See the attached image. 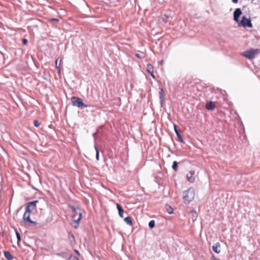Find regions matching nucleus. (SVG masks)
Returning a JSON list of instances; mask_svg holds the SVG:
<instances>
[{
    "label": "nucleus",
    "mask_w": 260,
    "mask_h": 260,
    "mask_svg": "<svg viewBox=\"0 0 260 260\" xmlns=\"http://www.w3.org/2000/svg\"><path fill=\"white\" fill-rule=\"evenodd\" d=\"M72 210L74 212L73 221L72 223L73 226L77 228L79 225V222L82 218V211L79 208H72Z\"/></svg>",
    "instance_id": "1"
},
{
    "label": "nucleus",
    "mask_w": 260,
    "mask_h": 260,
    "mask_svg": "<svg viewBox=\"0 0 260 260\" xmlns=\"http://www.w3.org/2000/svg\"><path fill=\"white\" fill-rule=\"evenodd\" d=\"M194 190L193 188H189L183 193V198L185 203H189L194 198Z\"/></svg>",
    "instance_id": "2"
},
{
    "label": "nucleus",
    "mask_w": 260,
    "mask_h": 260,
    "mask_svg": "<svg viewBox=\"0 0 260 260\" xmlns=\"http://www.w3.org/2000/svg\"><path fill=\"white\" fill-rule=\"evenodd\" d=\"M260 53L259 49H251L249 50L244 51L242 55L249 59H252L255 58Z\"/></svg>",
    "instance_id": "3"
},
{
    "label": "nucleus",
    "mask_w": 260,
    "mask_h": 260,
    "mask_svg": "<svg viewBox=\"0 0 260 260\" xmlns=\"http://www.w3.org/2000/svg\"><path fill=\"white\" fill-rule=\"evenodd\" d=\"M71 101L73 105L74 106H77L79 108L87 107V106L83 103L82 99L73 96L71 99Z\"/></svg>",
    "instance_id": "4"
},
{
    "label": "nucleus",
    "mask_w": 260,
    "mask_h": 260,
    "mask_svg": "<svg viewBox=\"0 0 260 260\" xmlns=\"http://www.w3.org/2000/svg\"><path fill=\"white\" fill-rule=\"evenodd\" d=\"M238 24L240 26L244 27H251L252 26L250 19L247 18L246 17H243L241 21L239 22Z\"/></svg>",
    "instance_id": "5"
},
{
    "label": "nucleus",
    "mask_w": 260,
    "mask_h": 260,
    "mask_svg": "<svg viewBox=\"0 0 260 260\" xmlns=\"http://www.w3.org/2000/svg\"><path fill=\"white\" fill-rule=\"evenodd\" d=\"M38 203V201H34L32 202H30L27 203V206L25 208V209L27 211H30V212L35 209L37 203Z\"/></svg>",
    "instance_id": "6"
},
{
    "label": "nucleus",
    "mask_w": 260,
    "mask_h": 260,
    "mask_svg": "<svg viewBox=\"0 0 260 260\" xmlns=\"http://www.w3.org/2000/svg\"><path fill=\"white\" fill-rule=\"evenodd\" d=\"M242 14L240 9H236L234 12V19L235 21L239 23V18Z\"/></svg>",
    "instance_id": "7"
},
{
    "label": "nucleus",
    "mask_w": 260,
    "mask_h": 260,
    "mask_svg": "<svg viewBox=\"0 0 260 260\" xmlns=\"http://www.w3.org/2000/svg\"><path fill=\"white\" fill-rule=\"evenodd\" d=\"M30 211H27L25 209V212L24 213L23 215V220L25 222L27 221L30 223H35V222L31 221L30 219Z\"/></svg>",
    "instance_id": "8"
},
{
    "label": "nucleus",
    "mask_w": 260,
    "mask_h": 260,
    "mask_svg": "<svg viewBox=\"0 0 260 260\" xmlns=\"http://www.w3.org/2000/svg\"><path fill=\"white\" fill-rule=\"evenodd\" d=\"M194 173H195L194 171L191 170L187 175V178L189 182H193L194 181V178L193 177Z\"/></svg>",
    "instance_id": "9"
},
{
    "label": "nucleus",
    "mask_w": 260,
    "mask_h": 260,
    "mask_svg": "<svg viewBox=\"0 0 260 260\" xmlns=\"http://www.w3.org/2000/svg\"><path fill=\"white\" fill-rule=\"evenodd\" d=\"M213 250L216 253H219L220 252V245L219 242H216L212 246Z\"/></svg>",
    "instance_id": "10"
},
{
    "label": "nucleus",
    "mask_w": 260,
    "mask_h": 260,
    "mask_svg": "<svg viewBox=\"0 0 260 260\" xmlns=\"http://www.w3.org/2000/svg\"><path fill=\"white\" fill-rule=\"evenodd\" d=\"M206 108L207 110H213L215 108V103L211 101L207 102L206 104Z\"/></svg>",
    "instance_id": "11"
},
{
    "label": "nucleus",
    "mask_w": 260,
    "mask_h": 260,
    "mask_svg": "<svg viewBox=\"0 0 260 260\" xmlns=\"http://www.w3.org/2000/svg\"><path fill=\"white\" fill-rule=\"evenodd\" d=\"M147 71L153 78H155L153 74V67L151 64H147Z\"/></svg>",
    "instance_id": "12"
},
{
    "label": "nucleus",
    "mask_w": 260,
    "mask_h": 260,
    "mask_svg": "<svg viewBox=\"0 0 260 260\" xmlns=\"http://www.w3.org/2000/svg\"><path fill=\"white\" fill-rule=\"evenodd\" d=\"M159 98L160 99V104L161 105H162L163 103L165 101V93L163 88H161L160 89V91L159 92Z\"/></svg>",
    "instance_id": "13"
},
{
    "label": "nucleus",
    "mask_w": 260,
    "mask_h": 260,
    "mask_svg": "<svg viewBox=\"0 0 260 260\" xmlns=\"http://www.w3.org/2000/svg\"><path fill=\"white\" fill-rule=\"evenodd\" d=\"M174 130L176 133V135H177V136L180 142H183V138L182 137V136L180 135V134L179 133V132L177 129V126L176 125H174Z\"/></svg>",
    "instance_id": "14"
},
{
    "label": "nucleus",
    "mask_w": 260,
    "mask_h": 260,
    "mask_svg": "<svg viewBox=\"0 0 260 260\" xmlns=\"http://www.w3.org/2000/svg\"><path fill=\"white\" fill-rule=\"evenodd\" d=\"M190 214L191 215V218L193 221L196 220L197 218L198 217L197 213L196 211L192 210L190 211Z\"/></svg>",
    "instance_id": "15"
},
{
    "label": "nucleus",
    "mask_w": 260,
    "mask_h": 260,
    "mask_svg": "<svg viewBox=\"0 0 260 260\" xmlns=\"http://www.w3.org/2000/svg\"><path fill=\"white\" fill-rule=\"evenodd\" d=\"M124 221L128 225H132V221L131 217L129 216L126 217L124 219Z\"/></svg>",
    "instance_id": "16"
},
{
    "label": "nucleus",
    "mask_w": 260,
    "mask_h": 260,
    "mask_svg": "<svg viewBox=\"0 0 260 260\" xmlns=\"http://www.w3.org/2000/svg\"><path fill=\"white\" fill-rule=\"evenodd\" d=\"M4 255L8 259H12L13 258L12 255L9 251H5Z\"/></svg>",
    "instance_id": "17"
},
{
    "label": "nucleus",
    "mask_w": 260,
    "mask_h": 260,
    "mask_svg": "<svg viewBox=\"0 0 260 260\" xmlns=\"http://www.w3.org/2000/svg\"><path fill=\"white\" fill-rule=\"evenodd\" d=\"M166 208L168 213L172 214L173 212V209L171 206L166 205Z\"/></svg>",
    "instance_id": "18"
},
{
    "label": "nucleus",
    "mask_w": 260,
    "mask_h": 260,
    "mask_svg": "<svg viewBox=\"0 0 260 260\" xmlns=\"http://www.w3.org/2000/svg\"><path fill=\"white\" fill-rule=\"evenodd\" d=\"M170 17L169 16L164 15L162 16L161 18V20H162V21H164L165 23H166L168 21V19H169Z\"/></svg>",
    "instance_id": "19"
},
{
    "label": "nucleus",
    "mask_w": 260,
    "mask_h": 260,
    "mask_svg": "<svg viewBox=\"0 0 260 260\" xmlns=\"http://www.w3.org/2000/svg\"><path fill=\"white\" fill-rule=\"evenodd\" d=\"M172 168L175 171L178 169V163L176 161H174L173 162Z\"/></svg>",
    "instance_id": "20"
},
{
    "label": "nucleus",
    "mask_w": 260,
    "mask_h": 260,
    "mask_svg": "<svg viewBox=\"0 0 260 260\" xmlns=\"http://www.w3.org/2000/svg\"><path fill=\"white\" fill-rule=\"evenodd\" d=\"M154 226H155V221H154V220H151L149 222V227L150 229H152V228H153L154 227Z\"/></svg>",
    "instance_id": "21"
},
{
    "label": "nucleus",
    "mask_w": 260,
    "mask_h": 260,
    "mask_svg": "<svg viewBox=\"0 0 260 260\" xmlns=\"http://www.w3.org/2000/svg\"><path fill=\"white\" fill-rule=\"evenodd\" d=\"M94 148L96 151V159L97 160H99V150L95 145H94Z\"/></svg>",
    "instance_id": "22"
},
{
    "label": "nucleus",
    "mask_w": 260,
    "mask_h": 260,
    "mask_svg": "<svg viewBox=\"0 0 260 260\" xmlns=\"http://www.w3.org/2000/svg\"><path fill=\"white\" fill-rule=\"evenodd\" d=\"M16 234L18 242H19L21 240L20 235L19 234V233H18V232L17 231H16Z\"/></svg>",
    "instance_id": "23"
},
{
    "label": "nucleus",
    "mask_w": 260,
    "mask_h": 260,
    "mask_svg": "<svg viewBox=\"0 0 260 260\" xmlns=\"http://www.w3.org/2000/svg\"><path fill=\"white\" fill-rule=\"evenodd\" d=\"M119 215L123 218V214H124V210H120L119 211H118Z\"/></svg>",
    "instance_id": "24"
},
{
    "label": "nucleus",
    "mask_w": 260,
    "mask_h": 260,
    "mask_svg": "<svg viewBox=\"0 0 260 260\" xmlns=\"http://www.w3.org/2000/svg\"><path fill=\"white\" fill-rule=\"evenodd\" d=\"M34 125L36 127H38L40 125V123L37 120L34 121Z\"/></svg>",
    "instance_id": "25"
},
{
    "label": "nucleus",
    "mask_w": 260,
    "mask_h": 260,
    "mask_svg": "<svg viewBox=\"0 0 260 260\" xmlns=\"http://www.w3.org/2000/svg\"><path fill=\"white\" fill-rule=\"evenodd\" d=\"M58 60H59V58H57L56 60V61H55V64H56V67L57 68H59V66H60V63L58 64Z\"/></svg>",
    "instance_id": "26"
},
{
    "label": "nucleus",
    "mask_w": 260,
    "mask_h": 260,
    "mask_svg": "<svg viewBox=\"0 0 260 260\" xmlns=\"http://www.w3.org/2000/svg\"><path fill=\"white\" fill-rule=\"evenodd\" d=\"M116 206H117V209H118V211H119L120 210H123L122 207H121V206L119 204H116Z\"/></svg>",
    "instance_id": "27"
},
{
    "label": "nucleus",
    "mask_w": 260,
    "mask_h": 260,
    "mask_svg": "<svg viewBox=\"0 0 260 260\" xmlns=\"http://www.w3.org/2000/svg\"><path fill=\"white\" fill-rule=\"evenodd\" d=\"M28 41H27V40L26 39H23V40H22V43L24 45H26Z\"/></svg>",
    "instance_id": "28"
},
{
    "label": "nucleus",
    "mask_w": 260,
    "mask_h": 260,
    "mask_svg": "<svg viewBox=\"0 0 260 260\" xmlns=\"http://www.w3.org/2000/svg\"><path fill=\"white\" fill-rule=\"evenodd\" d=\"M70 258H73L72 260H79L77 257H76V256H72V255L70 256Z\"/></svg>",
    "instance_id": "29"
},
{
    "label": "nucleus",
    "mask_w": 260,
    "mask_h": 260,
    "mask_svg": "<svg viewBox=\"0 0 260 260\" xmlns=\"http://www.w3.org/2000/svg\"><path fill=\"white\" fill-rule=\"evenodd\" d=\"M211 260H220V259H217L214 255H212L211 256Z\"/></svg>",
    "instance_id": "30"
},
{
    "label": "nucleus",
    "mask_w": 260,
    "mask_h": 260,
    "mask_svg": "<svg viewBox=\"0 0 260 260\" xmlns=\"http://www.w3.org/2000/svg\"><path fill=\"white\" fill-rule=\"evenodd\" d=\"M135 55H136V56L137 57H138V58H141V56H140V55L139 54H138V53H136V54H135Z\"/></svg>",
    "instance_id": "31"
},
{
    "label": "nucleus",
    "mask_w": 260,
    "mask_h": 260,
    "mask_svg": "<svg viewBox=\"0 0 260 260\" xmlns=\"http://www.w3.org/2000/svg\"><path fill=\"white\" fill-rule=\"evenodd\" d=\"M75 252L78 254L80 255L79 252L77 250H75Z\"/></svg>",
    "instance_id": "32"
},
{
    "label": "nucleus",
    "mask_w": 260,
    "mask_h": 260,
    "mask_svg": "<svg viewBox=\"0 0 260 260\" xmlns=\"http://www.w3.org/2000/svg\"><path fill=\"white\" fill-rule=\"evenodd\" d=\"M232 1L234 3H237L238 2V0H232Z\"/></svg>",
    "instance_id": "33"
},
{
    "label": "nucleus",
    "mask_w": 260,
    "mask_h": 260,
    "mask_svg": "<svg viewBox=\"0 0 260 260\" xmlns=\"http://www.w3.org/2000/svg\"><path fill=\"white\" fill-rule=\"evenodd\" d=\"M52 21H57L58 19H52Z\"/></svg>",
    "instance_id": "34"
},
{
    "label": "nucleus",
    "mask_w": 260,
    "mask_h": 260,
    "mask_svg": "<svg viewBox=\"0 0 260 260\" xmlns=\"http://www.w3.org/2000/svg\"><path fill=\"white\" fill-rule=\"evenodd\" d=\"M57 255H59V256H61V254H60V253H57Z\"/></svg>",
    "instance_id": "35"
},
{
    "label": "nucleus",
    "mask_w": 260,
    "mask_h": 260,
    "mask_svg": "<svg viewBox=\"0 0 260 260\" xmlns=\"http://www.w3.org/2000/svg\"><path fill=\"white\" fill-rule=\"evenodd\" d=\"M162 63H163V61H162V60H161V61H160V64H162Z\"/></svg>",
    "instance_id": "36"
}]
</instances>
